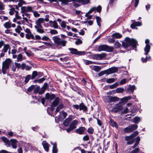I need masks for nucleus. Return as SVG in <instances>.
Returning a JSON list of instances; mask_svg holds the SVG:
<instances>
[{
	"mask_svg": "<svg viewBox=\"0 0 153 153\" xmlns=\"http://www.w3.org/2000/svg\"><path fill=\"white\" fill-rule=\"evenodd\" d=\"M137 45V41L135 39H131L128 37L126 38L125 41L123 42L122 44L123 47L125 48L130 45H131L133 47L135 48Z\"/></svg>",
	"mask_w": 153,
	"mask_h": 153,
	"instance_id": "1",
	"label": "nucleus"
},
{
	"mask_svg": "<svg viewBox=\"0 0 153 153\" xmlns=\"http://www.w3.org/2000/svg\"><path fill=\"white\" fill-rule=\"evenodd\" d=\"M137 45V41L135 39H131L128 37L126 38L125 41L123 42L122 44L123 47L125 48L130 45H131L133 47L135 48Z\"/></svg>",
	"mask_w": 153,
	"mask_h": 153,
	"instance_id": "2",
	"label": "nucleus"
},
{
	"mask_svg": "<svg viewBox=\"0 0 153 153\" xmlns=\"http://www.w3.org/2000/svg\"><path fill=\"white\" fill-rule=\"evenodd\" d=\"M52 39L55 46L58 49L61 48L62 47L65 46L67 42L66 41L62 39L57 36L53 37Z\"/></svg>",
	"mask_w": 153,
	"mask_h": 153,
	"instance_id": "3",
	"label": "nucleus"
},
{
	"mask_svg": "<svg viewBox=\"0 0 153 153\" xmlns=\"http://www.w3.org/2000/svg\"><path fill=\"white\" fill-rule=\"evenodd\" d=\"M12 62L11 59H7L2 63V71L3 74H6L7 71L8 70Z\"/></svg>",
	"mask_w": 153,
	"mask_h": 153,
	"instance_id": "4",
	"label": "nucleus"
},
{
	"mask_svg": "<svg viewBox=\"0 0 153 153\" xmlns=\"http://www.w3.org/2000/svg\"><path fill=\"white\" fill-rule=\"evenodd\" d=\"M114 48L113 47L108 46L106 45H100L98 48V51H105L108 52H112Z\"/></svg>",
	"mask_w": 153,
	"mask_h": 153,
	"instance_id": "5",
	"label": "nucleus"
},
{
	"mask_svg": "<svg viewBox=\"0 0 153 153\" xmlns=\"http://www.w3.org/2000/svg\"><path fill=\"white\" fill-rule=\"evenodd\" d=\"M73 108L76 110L79 109V110H82L83 112L86 111L87 110V106L85 105L83 102L81 103L79 105H73L72 106Z\"/></svg>",
	"mask_w": 153,
	"mask_h": 153,
	"instance_id": "6",
	"label": "nucleus"
},
{
	"mask_svg": "<svg viewBox=\"0 0 153 153\" xmlns=\"http://www.w3.org/2000/svg\"><path fill=\"white\" fill-rule=\"evenodd\" d=\"M138 126L136 124L131 125L128 127L125 128L124 131L125 133H130L132 132L134 130L137 128Z\"/></svg>",
	"mask_w": 153,
	"mask_h": 153,
	"instance_id": "7",
	"label": "nucleus"
},
{
	"mask_svg": "<svg viewBox=\"0 0 153 153\" xmlns=\"http://www.w3.org/2000/svg\"><path fill=\"white\" fill-rule=\"evenodd\" d=\"M123 108V105L121 103V102H119L114 105V107L111 110V111L117 112L122 110Z\"/></svg>",
	"mask_w": 153,
	"mask_h": 153,
	"instance_id": "8",
	"label": "nucleus"
},
{
	"mask_svg": "<svg viewBox=\"0 0 153 153\" xmlns=\"http://www.w3.org/2000/svg\"><path fill=\"white\" fill-rule=\"evenodd\" d=\"M101 9L102 7L100 5H99L97 7H92L90 9L88 12L85 14V16H87V15L92 13L94 11H95V13L96 10H97V12L100 13L101 11Z\"/></svg>",
	"mask_w": 153,
	"mask_h": 153,
	"instance_id": "9",
	"label": "nucleus"
},
{
	"mask_svg": "<svg viewBox=\"0 0 153 153\" xmlns=\"http://www.w3.org/2000/svg\"><path fill=\"white\" fill-rule=\"evenodd\" d=\"M68 50L70 51V53L73 54L81 55L85 54V52L78 51L76 49L71 48H68Z\"/></svg>",
	"mask_w": 153,
	"mask_h": 153,
	"instance_id": "10",
	"label": "nucleus"
},
{
	"mask_svg": "<svg viewBox=\"0 0 153 153\" xmlns=\"http://www.w3.org/2000/svg\"><path fill=\"white\" fill-rule=\"evenodd\" d=\"M106 101L108 103L116 102L119 100V98L117 97L108 96L106 97Z\"/></svg>",
	"mask_w": 153,
	"mask_h": 153,
	"instance_id": "11",
	"label": "nucleus"
},
{
	"mask_svg": "<svg viewBox=\"0 0 153 153\" xmlns=\"http://www.w3.org/2000/svg\"><path fill=\"white\" fill-rule=\"evenodd\" d=\"M106 54L105 53H102L100 54H96L94 55L93 58L96 60H101L105 57Z\"/></svg>",
	"mask_w": 153,
	"mask_h": 153,
	"instance_id": "12",
	"label": "nucleus"
},
{
	"mask_svg": "<svg viewBox=\"0 0 153 153\" xmlns=\"http://www.w3.org/2000/svg\"><path fill=\"white\" fill-rule=\"evenodd\" d=\"M125 140L127 141V144L131 145L132 144L134 141L133 137L131 136H126L125 137Z\"/></svg>",
	"mask_w": 153,
	"mask_h": 153,
	"instance_id": "13",
	"label": "nucleus"
},
{
	"mask_svg": "<svg viewBox=\"0 0 153 153\" xmlns=\"http://www.w3.org/2000/svg\"><path fill=\"white\" fill-rule=\"evenodd\" d=\"M118 70L117 68L113 67L106 70V74L108 75L117 72Z\"/></svg>",
	"mask_w": 153,
	"mask_h": 153,
	"instance_id": "14",
	"label": "nucleus"
},
{
	"mask_svg": "<svg viewBox=\"0 0 153 153\" xmlns=\"http://www.w3.org/2000/svg\"><path fill=\"white\" fill-rule=\"evenodd\" d=\"M21 10L22 13H25L31 12L32 8L31 7H21Z\"/></svg>",
	"mask_w": 153,
	"mask_h": 153,
	"instance_id": "15",
	"label": "nucleus"
},
{
	"mask_svg": "<svg viewBox=\"0 0 153 153\" xmlns=\"http://www.w3.org/2000/svg\"><path fill=\"white\" fill-rule=\"evenodd\" d=\"M4 26L6 28L9 29L11 27H15L16 25L15 24H11L10 22H7L4 24Z\"/></svg>",
	"mask_w": 153,
	"mask_h": 153,
	"instance_id": "16",
	"label": "nucleus"
},
{
	"mask_svg": "<svg viewBox=\"0 0 153 153\" xmlns=\"http://www.w3.org/2000/svg\"><path fill=\"white\" fill-rule=\"evenodd\" d=\"M48 86V83L46 82H45L41 89H39V94H42L45 91L46 89Z\"/></svg>",
	"mask_w": 153,
	"mask_h": 153,
	"instance_id": "17",
	"label": "nucleus"
},
{
	"mask_svg": "<svg viewBox=\"0 0 153 153\" xmlns=\"http://www.w3.org/2000/svg\"><path fill=\"white\" fill-rule=\"evenodd\" d=\"M44 21L45 19L43 18H39L35 22V23L36 25L35 26H42L41 24L44 22Z\"/></svg>",
	"mask_w": 153,
	"mask_h": 153,
	"instance_id": "18",
	"label": "nucleus"
},
{
	"mask_svg": "<svg viewBox=\"0 0 153 153\" xmlns=\"http://www.w3.org/2000/svg\"><path fill=\"white\" fill-rule=\"evenodd\" d=\"M132 23L131 25V28L134 29L135 26H140L141 25V23L140 22H136L134 20H132Z\"/></svg>",
	"mask_w": 153,
	"mask_h": 153,
	"instance_id": "19",
	"label": "nucleus"
},
{
	"mask_svg": "<svg viewBox=\"0 0 153 153\" xmlns=\"http://www.w3.org/2000/svg\"><path fill=\"white\" fill-rule=\"evenodd\" d=\"M131 98V96L126 97L120 99L121 103L125 104L126 103L127 101Z\"/></svg>",
	"mask_w": 153,
	"mask_h": 153,
	"instance_id": "20",
	"label": "nucleus"
},
{
	"mask_svg": "<svg viewBox=\"0 0 153 153\" xmlns=\"http://www.w3.org/2000/svg\"><path fill=\"white\" fill-rule=\"evenodd\" d=\"M85 130V128L84 127H81L75 130L76 132L79 134H82L84 133Z\"/></svg>",
	"mask_w": 153,
	"mask_h": 153,
	"instance_id": "21",
	"label": "nucleus"
},
{
	"mask_svg": "<svg viewBox=\"0 0 153 153\" xmlns=\"http://www.w3.org/2000/svg\"><path fill=\"white\" fill-rule=\"evenodd\" d=\"M49 22L51 27H53L55 29H57L58 28V25L56 21H50Z\"/></svg>",
	"mask_w": 153,
	"mask_h": 153,
	"instance_id": "22",
	"label": "nucleus"
},
{
	"mask_svg": "<svg viewBox=\"0 0 153 153\" xmlns=\"http://www.w3.org/2000/svg\"><path fill=\"white\" fill-rule=\"evenodd\" d=\"M42 144L45 150L47 152H48L49 149V144L45 141H43Z\"/></svg>",
	"mask_w": 153,
	"mask_h": 153,
	"instance_id": "23",
	"label": "nucleus"
},
{
	"mask_svg": "<svg viewBox=\"0 0 153 153\" xmlns=\"http://www.w3.org/2000/svg\"><path fill=\"white\" fill-rule=\"evenodd\" d=\"M89 67L92 70L96 72L99 71L101 69V67L99 66L91 65Z\"/></svg>",
	"mask_w": 153,
	"mask_h": 153,
	"instance_id": "24",
	"label": "nucleus"
},
{
	"mask_svg": "<svg viewBox=\"0 0 153 153\" xmlns=\"http://www.w3.org/2000/svg\"><path fill=\"white\" fill-rule=\"evenodd\" d=\"M2 140L5 143V145L7 147L10 146V143L9 140L5 137H3L1 138Z\"/></svg>",
	"mask_w": 153,
	"mask_h": 153,
	"instance_id": "25",
	"label": "nucleus"
},
{
	"mask_svg": "<svg viewBox=\"0 0 153 153\" xmlns=\"http://www.w3.org/2000/svg\"><path fill=\"white\" fill-rule=\"evenodd\" d=\"M55 97V96L54 94H50L49 93L47 94L46 98L48 100H53Z\"/></svg>",
	"mask_w": 153,
	"mask_h": 153,
	"instance_id": "26",
	"label": "nucleus"
},
{
	"mask_svg": "<svg viewBox=\"0 0 153 153\" xmlns=\"http://www.w3.org/2000/svg\"><path fill=\"white\" fill-rule=\"evenodd\" d=\"M75 2L81 3L83 5H85L90 2V0H75Z\"/></svg>",
	"mask_w": 153,
	"mask_h": 153,
	"instance_id": "27",
	"label": "nucleus"
},
{
	"mask_svg": "<svg viewBox=\"0 0 153 153\" xmlns=\"http://www.w3.org/2000/svg\"><path fill=\"white\" fill-rule=\"evenodd\" d=\"M51 143L53 145L52 153H57L58 151V149L57 147L56 143H53L52 142H51Z\"/></svg>",
	"mask_w": 153,
	"mask_h": 153,
	"instance_id": "28",
	"label": "nucleus"
},
{
	"mask_svg": "<svg viewBox=\"0 0 153 153\" xmlns=\"http://www.w3.org/2000/svg\"><path fill=\"white\" fill-rule=\"evenodd\" d=\"M60 100V99L57 97H56L55 100L53 101L52 102V107H55L57 105H58L59 101Z\"/></svg>",
	"mask_w": 153,
	"mask_h": 153,
	"instance_id": "29",
	"label": "nucleus"
},
{
	"mask_svg": "<svg viewBox=\"0 0 153 153\" xmlns=\"http://www.w3.org/2000/svg\"><path fill=\"white\" fill-rule=\"evenodd\" d=\"M34 27L37 30V31L39 33H44V31L43 29H42V26H35Z\"/></svg>",
	"mask_w": 153,
	"mask_h": 153,
	"instance_id": "30",
	"label": "nucleus"
},
{
	"mask_svg": "<svg viewBox=\"0 0 153 153\" xmlns=\"http://www.w3.org/2000/svg\"><path fill=\"white\" fill-rule=\"evenodd\" d=\"M62 2V4L64 5L67 4L68 2H75V0H59Z\"/></svg>",
	"mask_w": 153,
	"mask_h": 153,
	"instance_id": "31",
	"label": "nucleus"
},
{
	"mask_svg": "<svg viewBox=\"0 0 153 153\" xmlns=\"http://www.w3.org/2000/svg\"><path fill=\"white\" fill-rule=\"evenodd\" d=\"M71 118L70 117H68L63 122L64 125L66 126H68L69 123L71 120Z\"/></svg>",
	"mask_w": 153,
	"mask_h": 153,
	"instance_id": "32",
	"label": "nucleus"
},
{
	"mask_svg": "<svg viewBox=\"0 0 153 153\" xmlns=\"http://www.w3.org/2000/svg\"><path fill=\"white\" fill-rule=\"evenodd\" d=\"M150 46L149 44H146L145 48L144 49L145 54L146 55H147L150 51Z\"/></svg>",
	"mask_w": 153,
	"mask_h": 153,
	"instance_id": "33",
	"label": "nucleus"
},
{
	"mask_svg": "<svg viewBox=\"0 0 153 153\" xmlns=\"http://www.w3.org/2000/svg\"><path fill=\"white\" fill-rule=\"evenodd\" d=\"M112 37L113 39H119L121 37L122 35L119 33H116L112 34Z\"/></svg>",
	"mask_w": 153,
	"mask_h": 153,
	"instance_id": "34",
	"label": "nucleus"
},
{
	"mask_svg": "<svg viewBox=\"0 0 153 153\" xmlns=\"http://www.w3.org/2000/svg\"><path fill=\"white\" fill-rule=\"evenodd\" d=\"M64 107V105L63 104H60L56 108V113L60 111L61 109H62Z\"/></svg>",
	"mask_w": 153,
	"mask_h": 153,
	"instance_id": "35",
	"label": "nucleus"
},
{
	"mask_svg": "<svg viewBox=\"0 0 153 153\" xmlns=\"http://www.w3.org/2000/svg\"><path fill=\"white\" fill-rule=\"evenodd\" d=\"M110 124L111 126L115 127L116 128H117L118 127V125L116 122L114 121L113 120H111V119L110 120Z\"/></svg>",
	"mask_w": 153,
	"mask_h": 153,
	"instance_id": "36",
	"label": "nucleus"
},
{
	"mask_svg": "<svg viewBox=\"0 0 153 153\" xmlns=\"http://www.w3.org/2000/svg\"><path fill=\"white\" fill-rule=\"evenodd\" d=\"M9 48H10L9 45L8 44H5L4 46V48L2 49L3 51L6 53Z\"/></svg>",
	"mask_w": 153,
	"mask_h": 153,
	"instance_id": "37",
	"label": "nucleus"
},
{
	"mask_svg": "<svg viewBox=\"0 0 153 153\" xmlns=\"http://www.w3.org/2000/svg\"><path fill=\"white\" fill-rule=\"evenodd\" d=\"M26 37L28 39H30L31 38L32 39H34L35 38L34 35L32 34L31 33L29 34H26Z\"/></svg>",
	"mask_w": 153,
	"mask_h": 153,
	"instance_id": "38",
	"label": "nucleus"
},
{
	"mask_svg": "<svg viewBox=\"0 0 153 153\" xmlns=\"http://www.w3.org/2000/svg\"><path fill=\"white\" fill-rule=\"evenodd\" d=\"M140 120V118L139 117H135L133 119V122L135 123H138Z\"/></svg>",
	"mask_w": 153,
	"mask_h": 153,
	"instance_id": "39",
	"label": "nucleus"
},
{
	"mask_svg": "<svg viewBox=\"0 0 153 153\" xmlns=\"http://www.w3.org/2000/svg\"><path fill=\"white\" fill-rule=\"evenodd\" d=\"M135 88L134 85L130 86L128 88L127 90L129 92H133L135 89Z\"/></svg>",
	"mask_w": 153,
	"mask_h": 153,
	"instance_id": "40",
	"label": "nucleus"
},
{
	"mask_svg": "<svg viewBox=\"0 0 153 153\" xmlns=\"http://www.w3.org/2000/svg\"><path fill=\"white\" fill-rule=\"evenodd\" d=\"M118 85V84L117 82H115L113 84L109 86V88L111 89H112L116 88Z\"/></svg>",
	"mask_w": 153,
	"mask_h": 153,
	"instance_id": "41",
	"label": "nucleus"
},
{
	"mask_svg": "<svg viewBox=\"0 0 153 153\" xmlns=\"http://www.w3.org/2000/svg\"><path fill=\"white\" fill-rule=\"evenodd\" d=\"M124 90V89L122 88H117L116 90H115V93H121L123 92Z\"/></svg>",
	"mask_w": 153,
	"mask_h": 153,
	"instance_id": "42",
	"label": "nucleus"
},
{
	"mask_svg": "<svg viewBox=\"0 0 153 153\" xmlns=\"http://www.w3.org/2000/svg\"><path fill=\"white\" fill-rule=\"evenodd\" d=\"M97 22L98 25L100 27L101 26L100 22L101 21V19L99 16H97L96 18Z\"/></svg>",
	"mask_w": 153,
	"mask_h": 153,
	"instance_id": "43",
	"label": "nucleus"
},
{
	"mask_svg": "<svg viewBox=\"0 0 153 153\" xmlns=\"http://www.w3.org/2000/svg\"><path fill=\"white\" fill-rule=\"evenodd\" d=\"M114 44V47L116 48H118L121 46V44L118 42H115Z\"/></svg>",
	"mask_w": 153,
	"mask_h": 153,
	"instance_id": "44",
	"label": "nucleus"
},
{
	"mask_svg": "<svg viewBox=\"0 0 153 153\" xmlns=\"http://www.w3.org/2000/svg\"><path fill=\"white\" fill-rule=\"evenodd\" d=\"M115 80V79L114 78H109L107 79L106 82L108 83H111L114 82Z\"/></svg>",
	"mask_w": 153,
	"mask_h": 153,
	"instance_id": "45",
	"label": "nucleus"
},
{
	"mask_svg": "<svg viewBox=\"0 0 153 153\" xmlns=\"http://www.w3.org/2000/svg\"><path fill=\"white\" fill-rule=\"evenodd\" d=\"M23 56L22 54L20 53L18 56L17 58V61L18 62H20L22 60Z\"/></svg>",
	"mask_w": 153,
	"mask_h": 153,
	"instance_id": "46",
	"label": "nucleus"
},
{
	"mask_svg": "<svg viewBox=\"0 0 153 153\" xmlns=\"http://www.w3.org/2000/svg\"><path fill=\"white\" fill-rule=\"evenodd\" d=\"M114 1L115 0H109V2L107 7V10L109 8V7H111L112 6Z\"/></svg>",
	"mask_w": 153,
	"mask_h": 153,
	"instance_id": "47",
	"label": "nucleus"
},
{
	"mask_svg": "<svg viewBox=\"0 0 153 153\" xmlns=\"http://www.w3.org/2000/svg\"><path fill=\"white\" fill-rule=\"evenodd\" d=\"M31 77L30 75H28L27 76L25 77V83H27L29 80L31 79Z\"/></svg>",
	"mask_w": 153,
	"mask_h": 153,
	"instance_id": "48",
	"label": "nucleus"
},
{
	"mask_svg": "<svg viewBox=\"0 0 153 153\" xmlns=\"http://www.w3.org/2000/svg\"><path fill=\"white\" fill-rule=\"evenodd\" d=\"M94 131V129L92 127L89 128L87 130V132L88 133H90L91 134H92Z\"/></svg>",
	"mask_w": 153,
	"mask_h": 153,
	"instance_id": "49",
	"label": "nucleus"
},
{
	"mask_svg": "<svg viewBox=\"0 0 153 153\" xmlns=\"http://www.w3.org/2000/svg\"><path fill=\"white\" fill-rule=\"evenodd\" d=\"M37 73L36 71H34L33 72L32 74V76H31V79H34L35 77L37 76Z\"/></svg>",
	"mask_w": 153,
	"mask_h": 153,
	"instance_id": "50",
	"label": "nucleus"
},
{
	"mask_svg": "<svg viewBox=\"0 0 153 153\" xmlns=\"http://www.w3.org/2000/svg\"><path fill=\"white\" fill-rule=\"evenodd\" d=\"M50 33L51 34H57L58 33L57 31L56 30H54V29L51 30H50Z\"/></svg>",
	"mask_w": 153,
	"mask_h": 153,
	"instance_id": "51",
	"label": "nucleus"
},
{
	"mask_svg": "<svg viewBox=\"0 0 153 153\" xmlns=\"http://www.w3.org/2000/svg\"><path fill=\"white\" fill-rule=\"evenodd\" d=\"M60 25L62 27L65 28L66 26L65 22L64 21H62L60 24Z\"/></svg>",
	"mask_w": 153,
	"mask_h": 153,
	"instance_id": "52",
	"label": "nucleus"
},
{
	"mask_svg": "<svg viewBox=\"0 0 153 153\" xmlns=\"http://www.w3.org/2000/svg\"><path fill=\"white\" fill-rule=\"evenodd\" d=\"M129 111L128 109L127 108H126L121 112V113L122 114H126Z\"/></svg>",
	"mask_w": 153,
	"mask_h": 153,
	"instance_id": "53",
	"label": "nucleus"
},
{
	"mask_svg": "<svg viewBox=\"0 0 153 153\" xmlns=\"http://www.w3.org/2000/svg\"><path fill=\"white\" fill-rule=\"evenodd\" d=\"M84 63L86 65H88L90 64H91V61L90 60H84Z\"/></svg>",
	"mask_w": 153,
	"mask_h": 153,
	"instance_id": "54",
	"label": "nucleus"
},
{
	"mask_svg": "<svg viewBox=\"0 0 153 153\" xmlns=\"http://www.w3.org/2000/svg\"><path fill=\"white\" fill-rule=\"evenodd\" d=\"M105 74H106V70L101 71L98 74V75L99 76H101Z\"/></svg>",
	"mask_w": 153,
	"mask_h": 153,
	"instance_id": "55",
	"label": "nucleus"
},
{
	"mask_svg": "<svg viewBox=\"0 0 153 153\" xmlns=\"http://www.w3.org/2000/svg\"><path fill=\"white\" fill-rule=\"evenodd\" d=\"M139 151V149L138 148H137L131 151L130 153H138Z\"/></svg>",
	"mask_w": 153,
	"mask_h": 153,
	"instance_id": "56",
	"label": "nucleus"
},
{
	"mask_svg": "<svg viewBox=\"0 0 153 153\" xmlns=\"http://www.w3.org/2000/svg\"><path fill=\"white\" fill-rule=\"evenodd\" d=\"M126 79H122L120 81V85H123L126 83Z\"/></svg>",
	"mask_w": 153,
	"mask_h": 153,
	"instance_id": "57",
	"label": "nucleus"
},
{
	"mask_svg": "<svg viewBox=\"0 0 153 153\" xmlns=\"http://www.w3.org/2000/svg\"><path fill=\"white\" fill-rule=\"evenodd\" d=\"M54 111V109L53 108H48L47 109V112L49 114L52 116L51 114L49 113V111H51L52 112Z\"/></svg>",
	"mask_w": 153,
	"mask_h": 153,
	"instance_id": "58",
	"label": "nucleus"
},
{
	"mask_svg": "<svg viewBox=\"0 0 153 153\" xmlns=\"http://www.w3.org/2000/svg\"><path fill=\"white\" fill-rule=\"evenodd\" d=\"M42 39L43 40L48 41L49 39V38L47 36H45L42 37Z\"/></svg>",
	"mask_w": 153,
	"mask_h": 153,
	"instance_id": "59",
	"label": "nucleus"
},
{
	"mask_svg": "<svg viewBox=\"0 0 153 153\" xmlns=\"http://www.w3.org/2000/svg\"><path fill=\"white\" fill-rule=\"evenodd\" d=\"M4 4L2 2H0V10H4Z\"/></svg>",
	"mask_w": 153,
	"mask_h": 153,
	"instance_id": "60",
	"label": "nucleus"
},
{
	"mask_svg": "<svg viewBox=\"0 0 153 153\" xmlns=\"http://www.w3.org/2000/svg\"><path fill=\"white\" fill-rule=\"evenodd\" d=\"M138 132L137 131H135L130 135L132 137H133L134 138V137H135L138 134Z\"/></svg>",
	"mask_w": 153,
	"mask_h": 153,
	"instance_id": "61",
	"label": "nucleus"
},
{
	"mask_svg": "<svg viewBox=\"0 0 153 153\" xmlns=\"http://www.w3.org/2000/svg\"><path fill=\"white\" fill-rule=\"evenodd\" d=\"M89 140V137L87 135H85L83 138V140L84 141H88Z\"/></svg>",
	"mask_w": 153,
	"mask_h": 153,
	"instance_id": "62",
	"label": "nucleus"
},
{
	"mask_svg": "<svg viewBox=\"0 0 153 153\" xmlns=\"http://www.w3.org/2000/svg\"><path fill=\"white\" fill-rule=\"evenodd\" d=\"M82 42L81 40L80 39H78L75 42V44L76 45H78L81 44Z\"/></svg>",
	"mask_w": 153,
	"mask_h": 153,
	"instance_id": "63",
	"label": "nucleus"
},
{
	"mask_svg": "<svg viewBox=\"0 0 153 153\" xmlns=\"http://www.w3.org/2000/svg\"><path fill=\"white\" fill-rule=\"evenodd\" d=\"M69 127L71 128L72 130L75 129L76 128V126L72 124L71 123L70 124Z\"/></svg>",
	"mask_w": 153,
	"mask_h": 153,
	"instance_id": "64",
	"label": "nucleus"
}]
</instances>
